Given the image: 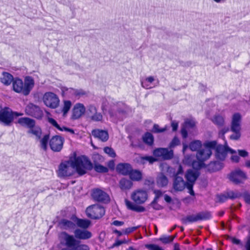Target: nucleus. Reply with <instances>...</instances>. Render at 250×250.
Wrapping results in <instances>:
<instances>
[{
	"label": "nucleus",
	"mask_w": 250,
	"mask_h": 250,
	"mask_svg": "<svg viewBox=\"0 0 250 250\" xmlns=\"http://www.w3.org/2000/svg\"><path fill=\"white\" fill-rule=\"evenodd\" d=\"M92 168V163L86 157L79 156L73 160L62 163L59 166L58 174L61 177L69 176L73 174L75 169L79 175H83Z\"/></svg>",
	"instance_id": "nucleus-1"
},
{
	"label": "nucleus",
	"mask_w": 250,
	"mask_h": 250,
	"mask_svg": "<svg viewBox=\"0 0 250 250\" xmlns=\"http://www.w3.org/2000/svg\"><path fill=\"white\" fill-rule=\"evenodd\" d=\"M59 238L60 244L67 248L62 250H89L87 245L80 244V241L76 239L73 235L65 231L61 232Z\"/></svg>",
	"instance_id": "nucleus-2"
},
{
	"label": "nucleus",
	"mask_w": 250,
	"mask_h": 250,
	"mask_svg": "<svg viewBox=\"0 0 250 250\" xmlns=\"http://www.w3.org/2000/svg\"><path fill=\"white\" fill-rule=\"evenodd\" d=\"M35 84L34 80L31 76H26L24 82L19 78H15L12 82L13 90L18 93L28 95Z\"/></svg>",
	"instance_id": "nucleus-3"
},
{
	"label": "nucleus",
	"mask_w": 250,
	"mask_h": 250,
	"mask_svg": "<svg viewBox=\"0 0 250 250\" xmlns=\"http://www.w3.org/2000/svg\"><path fill=\"white\" fill-rule=\"evenodd\" d=\"M23 115L22 113L14 112L10 108L5 107L0 110V123L6 126H10L15 117Z\"/></svg>",
	"instance_id": "nucleus-4"
},
{
	"label": "nucleus",
	"mask_w": 250,
	"mask_h": 250,
	"mask_svg": "<svg viewBox=\"0 0 250 250\" xmlns=\"http://www.w3.org/2000/svg\"><path fill=\"white\" fill-rule=\"evenodd\" d=\"M216 145L215 141L208 142L204 144V148L198 151L196 154L197 162H201V167H202L203 162L208 159L212 154V149H214Z\"/></svg>",
	"instance_id": "nucleus-5"
},
{
	"label": "nucleus",
	"mask_w": 250,
	"mask_h": 250,
	"mask_svg": "<svg viewBox=\"0 0 250 250\" xmlns=\"http://www.w3.org/2000/svg\"><path fill=\"white\" fill-rule=\"evenodd\" d=\"M85 212L89 218L97 219L101 218L104 214L105 210L102 206L95 204L87 207Z\"/></svg>",
	"instance_id": "nucleus-6"
},
{
	"label": "nucleus",
	"mask_w": 250,
	"mask_h": 250,
	"mask_svg": "<svg viewBox=\"0 0 250 250\" xmlns=\"http://www.w3.org/2000/svg\"><path fill=\"white\" fill-rule=\"evenodd\" d=\"M198 176L199 172L196 170H188L185 174V178L187 180V188L189 190V192L191 195H194L193 186Z\"/></svg>",
	"instance_id": "nucleus-7"
},
{
	"label": "nucleus",
	"mask_w": 250,
	"mask_h": 250,
	"mask_svg": "<svg viewBox=\"0 0 250 250\" xmlns=\"http://www.w3.org/2000/svg\"><path fill=\"white\" fill-rule=\"evenodd\" d=\"M42 99L44 104L51 108H56L59 104L60 100L58 97L51 92H46Z\"/></svg>",
	"instance_id": "nucleus-8"
},
{
	"label": "nucleus",
	"mask_w": 250,
	"mask_h": 250,
	"mask_svg": "<svg viewBox=\"0 0 250 250\" xmlns=\"http://www.w3.org/2000/svg\"><path fill=\"white\" fill-rule=\"evenodd\" d=\"M183 172L182 167L179 166L178 171L174 176L173 187L176 191H182L186 187L187 183L185 182L182 177L180 175L182 174Z\"/></svg>",
	"instance_id": "nucleus-9"
},
{
	"label": "nucleus",
	"mask_w": 250,
	"mask_h": 250,
	"mask_svg": "<svg viewBox=\"0 0 250 250\" xmlns=\"http://www.w3.org/2000/svg\"><path fill=\"white\" fill-rule=\"evenodd\" d=\"M131 198L136 204H143L147 200L148 194L145 190L137 189L132 193Z\"/></svg>",
	"instance_id": "nucleus-10"
},
{
	"label": "nucleus",
	"mask_w": 250,
	"mask_h": 250,
	"mask_svg": "<svg viewBox=\"0 0 250 250\" xmlns=\"http://www.w3.org/2000/svg\"><path fill=\"white\" fill-rule=\"evenodd\" d=\"M214 149H215L216 158L221 161H224L225 159L228 152L231 154L235 153V151L233 149L229 148L227 146H224L221 145H216Z\"/></svg>",
	"instance_id": "nucleus-11"
},
{
	"label": "nucleus",
	"mask_w": 250,
	"mask_h": 250,
	"mask_svg": "<svg viewBox=\"0 0 250 250\" xmlns=\"http://www.w3.org/2000/svg\"><path fill=\"white\" fill-rule=\"evenodd\" d=\"M26 114L37 119H41L43 116V112L41 108L32 103H29L25 109Z\"/></svg>",
	"instance_id": "nucleus-12"
},
{
	"label": "nucleus",
	"mask_w": 250,
	"mask_h": 250,
	"mask_svg": "<svg viewBox=\"0 0 250 250\" xmlns=\"http://www.w3.org/2000/svg\"><path fill=\"white\" fill-rule=\"evenodd\" d=\"M62 91L65 95L69 97L79 99L87 95V92L82 89H74L72 88L63 87Z\"/></svg>",
	"instance_id": "nucleus-13"
},
{
	"label": "nucleus",
	"mask_w": 250,
	"mask_h": 250,
	"mask_svg": "<svg viewBox=\"0 0 250 250\" xmlns=\"http://www.w3.org/2000/svg\"><path fill=\"white\" fill-rule=\"evenodd\" d=\"M75 218L76 217H73L70 220L62 219L59 221L58 226L62 229L69 231L75 230L76 228Z\"/></svg>",
	"instance_id": "nucleus-14"
},
{
	"label": "nucleus",
	"mask_w": 250,
	"mask_h": 250,
	"mask_svg": "<svg viewBox=\"0 0 250 250\" xmlns=\"http://www.w3.org/2000/svg\"><path fill=\"white\" fill-rule=\"evenodd\" d=\"M64 142V139L60 136H54L50 140L49 145L51 149L55 152L62 150Z\"/></svg>",
	"instance_id": "nucleus-15"
},
{
	"label": "nucleus",
	"mask_w": 250,
	"mask_h": 250,
	"mask_svg": "<svg viewBox=\"0 0 250 250\" xmlns=\"http://www.w3.org/2000/svg\"><path fill=\"white\" fill-rule=\"evenodd\" d=\"M153 155L156 157H161L165 160H169L173 156V152L166 148H158L153 151Z\"/></svg>",
	"instance_id": "nucleus-16"
},
{
	"label": "nucleus",
	"mask_w": 250,
	"mask_h": 250,
	"mask_svg": "<svg viewBox=\"0 0 250 250\" xmlns=\"http://www.w3.org/2000/svg\"><path fill=\"white\" fill-rule=\"evenodd\" d=\"M92 197L95 201L98 202H107L109 201L108 195L104 191L99 188L93 190Z\"/></svg>",
	"instance_id": "nucleus-17"
},
{
	"label": "nucleus",
	"mask_w": 250,
	"mask_h": 250,
	"mask_svg": "<svg viewBox=\"0 0 250 250\" xmlns=\"http://www.w3.org/2000/svg\"><path fill=\"white\" fill-rule=\"evenodd\" d=\"M73 235L76 239L85 240L92 237V233L85 229L77 228L74 231Z\"/></svg>",
	"instance_id": "nucleus-18"
},
{
	"label": "nucleus",
	"mask_w": 250,
	"mask_h": 250,
	"mask_svg": "<svg viewBox=\"0 0 250 250\" xmlns=\"http://www.w3.org/2000/svg\"><path fill=\"white\" fill-rule=\"evenodd\" d=\"M229 180L235 184L242 183L246 179V174L241 170L236 169L231 172L229 176Z\"/></svg>",
	"instance_id": "nucleus-19"
},
{
	"label": "nucleus",
	"mask_w": 250,
	"mask_h": 250,
	"mask_svg": "<svg viewBox=\"0 0 250 250\" xmlns=\"http://www.w3.org/2000/svg\"><path fill=\"white\" fill-rule=\"evenodd\" d=\"M242 117L238 113H234L232 117L231 123V131H238L241 130V122Z\"/></svg>",
	"instance_id": "nucleus-20"
},
{
	"label": "nucleus",
	"mask_w": 250,
	"mask_h": 250,
	"mask_svg": "<svg viewBox=\"0 0 250 250\" xmlns=\"http://www.w3.org/2000/svg\"><path fill=\"white\" fill-rule=\"evenodd\" d=\"M85 112V108L84 105L81 103L76 104L73 109V117L74 119H78L81 117Z\"/></svg>",
	"instance_id": "nucleus-21"
},
{
	"label": "nucleus",
	"mask_w": 250,
	"mask_h": 250,
	"mask_svg": "<svg viewBox=\"0 0 250 250\" xmlns=\"http://www.w3.org/2000/svg\"><path fill=\"white\" fill-rule=\"evenodd\" d=\"M195 124V121L192 119H188L185 121L184 125L181 129V134L184 138H186L188 136L187 129L193 128Z\"/></svg>",
	"instance_id": "nucleus-22"
},
{
	"label": "nucleus",
	"mask_w": 250,
	"mask_h": 250,
	"mask_svg": "<svg viewBox=\"0 0 250 250\" xmlns=\"http://www.w3.org/2000/svg\"><path fill=\"white\" fill-rule=\"evenodd\" d=\"M132 168L128 163H120L116 167V170L119 173L124 175H128Z\"/></svg>",
	"instance_id": "nucleus-23"
},
{
	"label": "nucleus",
	"mask_w": 250,
	"mask_h": 250,
	"mask_svg": "<svg viewBox=\"0 0 250 250\" xmlns=\"http://www.w3.org/2000/svg\"><path fill=\"white\" fill-rule=\"evenodd\" d=\"M92 135L103 142H106L109 138L107 131L101 129H95L92 131Z\"/></svg>",
	"instance_id": "nucleus-24"
},
{
	"label": "nucleus",
	"mask_w": 250,
	"mask_h": 250,
	"mask_svg": "<svg viewBox=\"0 0 250 250\" xmlns=\"http://www.w3.org/2000/svg\"><path fill=\"white\" fill-rule=\"evenodd\" d=\"M17 123L29 129L35 125V121L34 120L28 117H21L18 119Z\"/></svg>",
	"instance_id": "nucleus-25"
},
{
	"label": "nucleus",
	"mask_w": 250,
	"mask_h": 250,
	"mask_svg": "<svg viewBox=\"0 0 250 250\" xmlns=\"http://www.w3.org/2000/svg\"><path fill=\"white\" fill-rule=\"evenodd\" d=\"M184 163L189 165L192 166L194 169H199L201 168V162H197L194 159V156L191 155H187L185 157L183 160Z\"/></svg>",
	"instance_id": "nucleus-26"
},
{
	"label": "nucleus",
	"mask_w": 250,
	"mask_h": 250,
	"mask_svg": "<svg viewBox=\"0 0 250 250\" xmlns=\"http://www.w3.org/2000/svg\"><path fill=\"white\" fill-rule=\"evenodd\" d=\"M14 80L13 76L7 72H3L0 77L1 82L5 85H10Z\"/></svg>",
	"instance_id": "nucleus-27"
},
{
	"label": "nucleus",
	"mask_w": 250,
	"mask_h": 250,
	"mask_svg": "<svg viewBox=\"0 0 250 250\" xmlns=\"http://www.w3.org/2000/svg\"><path fill=\"white\" fill-rule=\"evenodd\" d=\"M48 122L51 124L53 126L58 129L60 131H65L71 133V134H74V131L71 128H69L64 126L61 127L57 122L54 119L52 118H48Z\"/></svg>",
	"instance_id": "nucleus-28"
},
{
	"label": "nucleus",
	"mask_w": 250,
	"mask_h": 250,
	"mask_svg": "<svg viewBox=\"0 0 250 250\" xmlns=\"http://www.w3.org/2000/svg\"><path fill=\"white\" fill-rule=\"evenodd\" d=\"M76 225L81 229H87L90 225L91 222L88 220L75 218Z\"/></svg>",
	"instance_id": "nucleus-29"
},
{
	"label": "nucleus",
	"mask_w": 250,
	"mask_h": 250,
	"mask_svg": "<svg viewBox=\"0 0 250 250\" xmlns=\"http://www.w3.org/2000/svg\"><path fill=\"white\" fill-rule=\"evenodd\" d=\"M132 186V182L126 178H122L119 182V187L123 190H126L130 189Z\"/></svg>",
	"instance_id": "nucleus-30"
},
{
	"label": "nucleus",
	"mask_w": 250,
	"mask_h": 250,
	"mask_svg": "<svg viewBox=\"0 0 250 250\" xmlns=\"http://www.w3.org/2000/svg\"><path fill=\"white\" fill-rule=\"evenodd\" d=\"M125 205L127 208L133 211H136L137 212H143L145 211V209L143 207L141 206H137L134 205L133 203L130 202V201L125 199Z\"/></svg>",
	"instance_id": "nucleus-31"
},
{
	"label": "nucleus",
	"mask_w": 250,
	"mask_h": 250,
	"mask_svg": "<svg viewBox=\"0 0 250 250\" xmlns=\"http://www.w3.org/2000/svg\"><path fill=\"white\" fill-rule=\"evenodd\" d=\"M130 178L135 181H139L142 179V173L138 170H132L128 174Z\"/></svg>",
	"instance_id": "nucleus-32"
},
{
	"label": "nucleus",
	"mask_w": 250,
	"mask_h": 250,
	"mask_svg": "<svg viewBox=\"0 0 250 250\" xmlns=\"http://www.w3.org/2000/svg\"><path fill=\"white\" fill-rule=\"evenodd\" d=\"M27 133L34 135L37 139H40L42 132L41 128L38 126H36L35 125L27 131Z\"/></svg>",
	"instance_id": "nucleus-33"
},
{
	"label": "nucleus",
	"mask_w": 250,
	"mask_h": 250,
	"mask_svg": "<svg viewBox=\"0 0 250 250\" xmlns=\"http://www.w3.org/2000/svg\"><path fill=\"white\" fill-rule=\"evenodd\" d=\"M224 167L223 163L220 161L211 162L209 165V168L213 171L221 169Z\"/></svg>",
	"instance_id": "nucleus-34"
},
{
	"label": "nucleus",
	"mask_w": 250,
	"mask_h": 250,
	"mask_svg": "<svg viewBox=\"0 0 250 250\" xmlns=\"http://www.w3.org/2000/svg\"><path fill=\"white\" fill-rule=\"evenodd\" d=\"M157 183L160 187H165L168 184V180L166 176L163 174H160L157 178Z\"/></svg>",
	"instance_id": "nucleus-35"
},
{
	"label": "nucleus",
	"mask_w": 250,
	"mask_h": 250,
	"mask_svg": "<svg viewBox=\"0 0 250 250\" xmlns=\"http://www.w3.org/2000/svg\"><path fill=\"white\" fill-rule=\"evenodd\" d=\"M182 221L185 224L192 223L199 221L197 213L188 215L186 217L183 218Z\"/></svg>",
	"instance_id": "nucleus-36"
},
{
	"label": "nucleus",
	"mask_w": 250,
	"mask_h": 250,
	"mask_svg": "<svg viewBox=\"0 0 250 250\" xmlns=\"http://www.w3.org/2000/svg\"><path fill=\"white\" fill-rule=\"evenodd\" d=\"M143 141L146 144L151 146L154 142L153 136L149 132L146 133L143 137Z\"/></svg>",
	"instance_id": "nucleus-37"
},
{
	"label": "nucleus",
	"mask_w": 250,
	"mask_h": 250,
	"mask_svg": "<svg viewBox=\"0 0 250 250\" xmlns=\"http://www.w3.org/2000/svg\"><path fill=\"white\" fill-rule=\"evenodd\" d=\"M198 220H205L209 219L211 218V214L208 211H202L197 213Z\"/></svg>",
	"instance_id": "nucleus-38"
},
{
	"label": "nucleus",
	"mask_w": 250,
	"mask_h": 250,
	"mask_svg": "<svg viewBox=\"0 0 250 250\" xmlns=\"http://www.w3.org/2000/svg\"><path fill=\"white\" fill-rule=\"evenodd\" d=\"M154 81V78L152 76L146 78L144 81L141 82L142 87L146 89H150L152 87L150 84H146V83H151Z\"/></svg>",
	"instance_id": "nucleus-39"
},
{
	"label": "nucleus",
	"mask_w": 250,
	"mask_h": 250,
	"mask_svg": "<svg viewBox=\"0 0 250 250\" xmlns=\"http://www.w3.org/2000/svg\"><path fill=\"white\" fill-rule=\"evenodd\" d=\"M201 146V142L198 140L193 141L189 144V148L192 151H198Z\"/></svg>",
	"instance_id": "nucleus-40"
},
{
	"label": "nucleus",
	"mask_w": 250,
	"mask_h": 250,
	"mask_svg": "<svg viewBox=\"0 0 250 250\" xmlns=\"http://www.w3.org/2000/svg\"><path fill=\"white\" fill-rule=\"evenodd\" d=\"M212 122L216 125L221 126L224 123V118L220 115H215L212 119Z\"/></svg>",
	"instance_id": "nucleus-41"
},
{
	"label": "nucleus",
	"mask_w": 250,
	"mask_h": 250,
	"mask_svg": "<svg viewBox=\"0 0 250 250\" xmlns=\"http://www.w3.org/2000/svg\"><path fill=\"white\" fill-rule=\"evenodd\" d=\"M145 247L149 250H164L162 248L155 244H146ZM174 250H180L178 247L175 246Z\"/></svg>",
	"instance_id": "nucleus-42"
},
{
	"label": "nucleus",
	"mask_w": 250,
	"mask_h": 250,
	"mask_svg": "<svg viewBox=\"0 0 250 250\" xmlns=\"http://www.w3.org/2000/svg\"><path fill=\"white\" fill-rule=\"evenodd\" d=\"M49 139V135H45L40 140L41 147L42 149H43L44 150H46L47 149Z\"/></svg>",
	"instance_id": "nucleus-43"
},
{
	"label": "nucleus",
	"mask_w": 250,
	"mask_h": 250,
	"mask_svg": "<svg viewBox=\"0 0 250 250\" xmlns=\"http://www.w3.org/2000/svg\"><path fill=\"white\" fill-rule=\"evenodd\" d=\"M94 169L98 172L105 173L108 171V168L100 164H96Z\"/></svg>",
	"instance_id": "nucleus-44"
},
{
	"label": "nucleus",
	"mask_w": 250,
	"mask_h": 250,
	"mask_svg": "<svg viewBox=\"0 0 250 250\" xmlns=\"http://www.w3.org/2000/svg\"><path fill=\"white\" fill-rule=\"evenodd\" d=\"M72 105L71 102L70 101H65L64 102V105L62 110L63 114H66L69 110Z\"/></svg>",
	"instance_id": "nucleus-45"
},
{
	"label": "nucleus",
	"mask_w": 250,
	"mask_h": 250,
	"mask_svg": "<svg viewBox=\"0 0 250 250\" xmlns=\"http://www.w3.org/2000/svg\"><path fill=\"white\" fill-rule=\"evenodd\" d=\"M104 152L108 154L110 157L114 158L116 157V153L114 149L110 147H105L104 149Z\"/></svg>",
	"instance_id": "nucleus-46"
},
{
	"label": "nucleus",
	"mask_w": 250,
	"mask_h": 250,
	"mask_svg": "<svg viewBox=\"0 0 250 250\" xmlns=\"http://www.w3.org/2000/svg\"><path fill=\"white\" fill-rule=\"evenodd\" d=\"M90 119L93 121H101L103 119V115L100 113H98L90 115Z\"/></svg>",
	"instance_id": "nucleus-47"
},
{
	"label": "nucleus",
	"mask_w": 250,
	"mask_h": 250,
	"mask_svg": "<svg viewBox=\"0 0 250 250\" xmlns=\"http://www.w3.org/2000/svg\"><path fill=\"white\" fill-rule=\"evenodd\" d=\"M174 236H163L160 238V240L164 244H167L173 241Z\"/></svg>",
	"instance_id": "nucleus-48"
},
{
	"label": "nucleus",
	"mask_w": 250,
	"mask_h": 250,
	"mask_svg": "<svg viewBox=\"0 0 250 250\" xmlns=\"http://www.w3.org/2000/svg\"><path fill=\"white\" fill-rule=\"evenodd\" d=\"M226 195L228 197V199H235L238 198L240 196V194L238 192H234L232 191H230L227 192Z\"/></svg>",
	"instance_id": "nucleus-49"
},
{
	"label": "nucleus",
	"mask_w": 250,
	"mask_h": 250,
	"mask_svg": "<svg viewBox=\"0 0 250 250\" xmlns=\"http://www.w3.org/2000/svg\"><path fill=\"white\" fill-rule=\"evenodd\" d=\"M97 111L96 107L93 105H89L87 106V113L88 115L90 117V115H93Z\"/></svg>",
	"instance_id": "nucleus-50"
},
{
	"label": "nucleus",
	"mask_w": 250,
	"mask_h": 250,
	"mask_svg": "<svg viewBox=\"0 0 250 250\" xmlns=\"http://www.w3.org/2000/svg\"><path fill=\"white\" fill-rule=\"evenodd\" d=\"M166 130V128H160L158 125L154 124L152 129V132L154 133H161L164 132Z\"/></svg>",
	"instance_id": "nucleus-51"
},
{
	"label": "nucleus",
	"mask_w": 250,
	"mask_h": 250,
	"mask_svg": "<svg viewBox=\"0 0 250 250\" xmlns=\"http://www.w3.org/2000/svg\"><path fill=\"white\" fill-rule=\"evenodd\" d=\"M232 131L234 132V134L230 136V138L232 140H238L241 136L240 130Z\"/></svg>",
	"instance_id": "nucleus-52"
},
{
	"label": "nucleus",
	"mask_w": 250,
	"mask_h": 250,
	"mask_svg": "<svg viewBox=\"0 0 250 250\" xmlns=\"http://www.w3.org/2000/svg\"><path fill=\"white\" fill-rule=\"evenodd\" d=\"M180 144L179 140L175 137L169 144V147L172 148L178 146Z\"/></svg>",
	"instance_id": "nucleus-53"
},
{
	"label": "nucleus",
	"mask_w": 250,
	"mask_h": 250,
	"mask_svg": "<svg viewBox=\"0 0 250 250\" xmlns=\"http://www.w3.org/2000/svg\"><path fill=\"white\" fill-rule=\"evenodd\" d=\"M138 228V227H130L125 229L123 230V233L125 234H129L134 231H135L136 229H137Z\"/></svg>",
	"instance_id": "nucleus-54"
},
{
	"label": "nucleus",
	"mask_w": 250,
	"mask_h": 250,
	"mask_svg": "<svg viewBox=\"0 0 250 250\" xmlns=\"http://www.w3.org/2000/svg\"><path fill=\"white\" fill-rule=\"evenodd\" d=\"M217 199L219 202L223 203L227 200L228 197L226 194L218 195H217Z\"/></svg>",
	"instance_id": "nucleus-55"
},
{
	"label": "nucleus",
	"mask_w": 250,
	"mask_h": 250,
	"mask_svg": "<svg viewBox=\"0 0 250 250\" xmlns=\"http://www.w3.org/2000/svg\"><path fill=\"white\" fill-rule=\"evenodd\" d=\"M142 160H146L148 161L150 164H152L154 162L156 161V159L152 156H145L141 158Z\"/></svg>",
	"instance_id": "nucleus-56"
},
{
	"label": "nucleus",
	"mask_w": 250,
	"mask_h": 250,
	"mask_svg": "<svg viewBox=\"0 0 250 250\" xmlns=\"http://www.w3.org/2000/svg\"><path fill=\"white\" fill-rule=\"evenodd\" d=\"M243 197L245 201L247 204H250V194L248 192H245L243 195Z\"/></svg>",
	"instance_id": "nucleus-57"
},
{
	"label": "nucleus",
	"mask_w": 250,
	"mask_h": 250,
	"mask_svg": "<svg viewBox=\"0 0 250 250\" xmlns=\"http://www.w3.org/2000/svg\"><path fill=\"white\" fill-rule=\"evenodd\" d=\"M239 155L243 157H246L248 156V152L245 150H238Z\"/></svg>",
	"instance_id": "nucleus-58"
},
{
	"label": "nucleus",
	"mask_w": 250,
	"mask_h": 250,
	"mask_svg": "<svg viewBox=\"0 0 250 250\" xmlns=\"http://www.w3.org/2000/svg\"><path fill=\"white\" fill-rule=\"evenodd\" d=\"M231 160L234 162H238L239 160V157L236 154V152L233 153L231 157Z\"/></svg>",
	"instance_id": "nucleus-59"
},
{
	"label": "nucleus",
	"mask_w": 250,
	"mask_h": 250,
	"mask_svg": "<svg viewBox=\"0 0 250 250\" xmlns=\"http://www.w3.org/2000/svg\"><path fill=\"white\" fill-rule=\"evenodd\" d=\"M173 131H176L178 127V123L175 121H172L171 124Z\"/></svg>",
	"instance_id": "nucleus-60"
},
{
	"label": "nucleus",
	"mask_w": 250,
	"mask_h": 250,
	"mask_svg": "<svg viewBox=\"0 0 250 250\" xmlns=\"http://www.w3.org/2000/svg\"><path fill=\"white\" fill-rule=\"evenodd\" d=\"M122 244H123L122 240H117L112 245V246H111V248H114L116 247H118V246H120L121 245H122Z\"/></svg>",
	"instance_id": "nucleus-61"
},
{
	"label": "nucleus",
	"mask_w": 250,
	"mask_h": 250,
	"mask_svg": "<svg viewBox=\"0 0 250 250\" xmlns=\"http://www.w3.org/2000/svg\"><path fill=\"white\" fill-rule=\"evenodd\" d=\"M124 224V222L115 220L113 222L112 224L116 226H121Z\"/></svg>",
	"instance_id": "nucleus-62"
},
{
	"label": "nucleus",
	"mask_w": 250,
	"mask_h": 250,
	"mask_svg": "<svg viewBox=\"0 0 250 250\" xmlns=\"http://www.w3.org/2000/svg\"><path fill=\"white\" fill-rule=\"evenodd\" d=\"M246 250H250V237L248 239L245 246Z\"/></svg>",
	"instance_id": "nucleus-63"
},
{
	"label": "nucleus",
	"mask_w": 250,
	"mask_h": 250,
	"mask_svg": "<svg viewBox=\"0 0 250 250\" xmlns=\"http://www.w3.org/2000/svg\"><path fill=\"white\" fill-rule=\"evenodd\" d=\"M154 193H155V195H156V196H155V197H156V198H158H158H159V197H160V196L162 195V192H161L160 190H155L154 191Z\"/></svg>",
	"instance_id": "nucleus-64"
}]
</instances>
